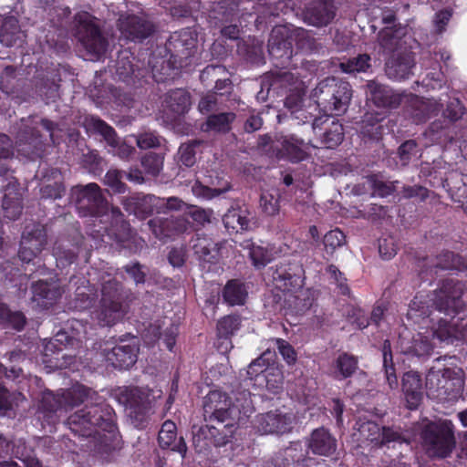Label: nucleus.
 Returning a JSON list of instances; mask_svg holds the SVG:
<instances>
[{"label":"nucleus","mask_w":467,"mask_h":467,"mask_svg":"<svg viewBox=\"0 0 467 467\" xmlns=\"http://www.w3.org/2000/svg\"><path fill=\"white\" fill-rule=\"evenodd\" d=\"M80 404H85L84 408L67 419V424L74 433L89 437L98 433L99 430L109 433L115 431L114 410L97 391L84 385H75L57 394L45 392L40 408L48 412H67Z\"/></svg>","instance_id":"f257e3e1"},{"label":"nucleus","mask_w":467,"mask_h":467,"mask_svg":"<svg viewBox=\"0 0 467 467\" xmlns=\"http://www.w3.org/2000/svg\"><path fill=\"white\" fill-rule=\"evenodd\" d=\"M463 285L454 279H445L441 286L434 290L429 300L415 296L408 309V318L418 321L430 317L434 310L447 316L460 313L463 308L462 296Z\"/></svg>","instance_id":"f03ea898"},{"label":"nucleus","mask_w":467,"mask_h":467,"mask_svg":"<svg viewBox=\"0 0 467 467\" xmlns=\"http://www.w3.org/2000/svg\"><path fill=\"white\" fill-rule=\"evenodd\" d=\"M464 378L462 368H436L433 366L426 376L427 395L440 402H454L462 395Z\"/></svg>","instance_id":"7ed1b4c3"},{"label":"nucleus","mask_w":467,"mask_h":467,"mask_svg":"<svg viewBox=\"0 0 467 467\" xmlns=\"http://www.w3.org/2000/svg\"><path fill=\"white\" fill-rule=\"evenodd\" d=\"M425 454L433 460L451 457L455 447L454 425L449 420H439L425 424L420 434Z\"/></svg>","instance_id":"20e7f679"},{"label":"nucleus","mask_w":467,"mask_h":467,"mask_svg":"<svg viewBox=\"0 0 467 467\" xmlns=\"http://www.w3.org/2000/svg\"><path fill=\"white\" fill-rule=\"evenodd\" d=\"M349 83L327 78L320 81L312 91V98L317 106L326 115H340L344 113L351 99Z\"/></svg>","instance_id":"39448f33"},{"label":"nucleus","mask_w":467,"mask_h":467,"mask_svg":"<svg viewBox=\"0 0 467 467\" xmlns=\"http://www.w3.org/2000/svg\"><path fill=\"white\" fill-rule=\"evenodd\" d=\"M120 289L121 285L115 279H109L102 285L101 299L97 310V319L102 326L115 325L128 312Z\"/></svg>","instance_id":"423d86ee"},{"label":"nucleus","mask_w":467,"mask_h":467,"mask_svg":"<svg viewBox=\"0 0 467 467\" xmlns=\"http://www.w3.org/2000/svg\"><path fill=\"white\" fill-rule=\"evenodd\" d=\"M119 404L123 405L130 423L137 429H145L152 414L149 395L139 388H125L117 395Z\"/></svg>","instance_id":"0eeeda50"},{"label":"nucleus","mask_w":467,"mask_h":467,"mask_svg":"<svg viewBox=\"0 0 467 467\" xmlns=\"http://www.w3.org/2000/svg\"><path fill=\"white\" fill-rule=\"evenodd\" d=\"M75 36L88 53L99 58L108 47V40L102 35L96 17L88 12H79L74 17Z\"/></svg>","instance_id":"6e6552de"},{"label":"nucleus","mask_w":467,"mask_h":467,"mask_svg":"<svg viewBox=\"0 0 467 467\" xmlns=\"http://www.w3.org/2000/svg\"><path fill=\"white\" fill-rule=\"evenodd\" d=\"M57 128L56 123L47 119H42L34 127L26 126L17 134V150L30 159L42 157L45 151L46 140L40 134V130L47 131L49 140L55 143L54 131Z\"/></svg>","instance_id":"1a4fd4ad"},{"label":"nucleus","mask_w":467,"mask_h":467,"mask_svg":"<svg viewBox=\"0 0 467 467\" xmlns=\"http://www.w3.org/2000/svg\"><path fill=\"white\" fill-rule=\"evenodd\" d=\"M70 197L81 216H100L109 209V203L97 183L77 185L71 189Z\"/></svg>","instance_id":"9d476101"},{"label":"nucleus","mask_w":467,"mask_h":467,"mask_svg":"<svg viewBox=\"0 0 467 467\" xmlns=\"http://www.w3.org/2000/svg\"><path fill=\"white\" fill-rule=\"evenodd\" d=\"M48 243L47 231L39 223L26 224L22 232L18 257L24 263H30L46 248Z\"/></svg>","instance_id":"9b49d317"},{"label":"nucleus","mask_w":467,"mask_h":467,"mask_svg":"<svg viewBox=\"0 0 467 467\" xmlns=\"http://www.w3.org/2000/svg\"><path fill=\"white\" fill-rule=\"evenodd\" d=\"M111 345L106 342L101 348V354L112 367L127 369L136 363L139 353V343L136 337L119 338L118 343Z\"/></svg>","instance_id":"f8f14e48"},{"label":"nucleus","mask_w":467,"mask_h":467,"mask_svg":"<svg viewBox=\"0 0 467 467\" xmlns=\"http://www.w3.org/2000/svg\"><path fill=\"white\" fill-rule=\"evenodd\" d=\"M268 53L276 67H285L289 65L293 57V38L289 26H276L272 29Z\"/></svg>","instance_id":"ddd939ff"},{"label":"nucleus","mask_w":467,"mask_h":467,"mask_svg":"<svg viewBox=\"0 0 467 467\" xmlns=\"http://www.w3.org/2000/svg\"><path fill=\"white\" fill-rule=\"evenodd\" d=\"M312 130L315 135L314 142L327 149L338 146L344 139L342 124L331 116L316 117L312 123Z\"/></svg>","instance_id":"4468645a"},{"label":"nucleus","mask_w":467,"mask_h":467,"mask_svg":"<svg viewBox=\"0 0 467 467\" xmlns=\"http://www.w3.org/2000/svg\"><path fill=\"white\" fill-rule=\"evenodd\" d=\"M296 416L281 409L261 413L255 418V427L263 434H285L292 431Z\"/></svg>","instance_id":"2eb2a0df"},{"label":"nucleus","mask_w":467,"mask_h":467,"mask_svg":"<svg viewBox=\"0 0 467 467\" xmlns=\"http://www.w3.org/2000/svg\"><path fill=\"white\" fill-rule=\"evenodd\" d=\"M217 425H213V422L201 426L195 432H193L194 443L204 441L203 447L213 444L216 447L225 445L230 441L236 430V425L234 421L227 420L223 421L220 420H214Z\"/></svg>","instance_id":"dca6fc26"},{"label":"nucleus","mask_w":467,"mask_h":467,"mask_svg":"<svg viewBox=\"0 0 467 467\" xmlns=\"http://www.w3.org/2000/svg\"><path fill=\"white\" fill-rule=\"evenodd\" d=\"M419 267L420 268V275L421 278L429 280V276L432 279L433 275H438L440 271L465 270L467 269V262L461 255L445 251L435 257L423 258Z\"/></svg>","instance_id":"f3484780"},{"label":"nucleus","mask_w":467,"mask_h":467,"mask_svg":"<svg viewBox=\"0 0 467 467\" xmlns=\"http://www.w3.org/2000/svg\"><path fill=\"white\" fill-rule=\"evenodd\" d=\"M367 97L376 107L394 109L405 102L407 93L394 90L388 85L376 80L368 81Z\"/></svg>","instance_id":"a211bd4d"},{"label":"nucleus","mask_w":467,"mask_h":467,"mask_svg":"<svg viewBox=\"0 0 467 467\" xmlns=\"http://www.w3.org/2000/svg\"><path fill=\"white\" fill-rule=\"evenodd\" d=\"M304 269L298 262H280L273 272V280L277 288L296 291L304 284Z\"/></svg>","instance_id":"6ab92c4d"},{"label":"nucleus","mask_w":467,"mask_h":467,"mask_svg":"<svg viewBox=\"0 0 467 467\" xmlns=\"http://www.w3.org/2000/svg\"><path fill=\"white\" fill-rule=\"evenodd\" d=\"M337 6L333 0H315L308 3L302 11V19L308 26L323 27L335 18Z\"/></svg>","instance_id":"aec40b11"},{"label":"nucleus","mask_w":467,"mask_h":467,"mask_svg":"<svg viewBox=\"0 0 467 467\" xmlns=\"http://www.w3.org/2000/svg\"><path fill=\"white\" fill-rule=\"evenodd\" d=\"M406 34L407 27L401 24L384 26L377 36L379 53L389 57L409 49L404 39Z\"/></svg>","instance_id":"412c9836"},{"label":"nucleus","mask_w":467,"mask_h":467,"mask_svg":"<svg viewBox=\"0 0 467 467\" xmlns=\"http://www.w3.org/2000/svg\"><path fill=\"white\" fill-rule=\"evenodd\" d=\"M204 419L208 422L215 420L226 421L230 420L231 400L226 393L221 390H212L202 401Z\"/></svg>","instance_id":"4be33fe9"},{"label":"nucleus","mask_w":467,"mask_h":467,"mask_svg":"<svg viewBox=\"0 0 467 467\" xmlns=\"http://www.w3.org/2000/svg\"><path fill=\"white\" fill-rule=\"evenodd\" d=\"M415 66L413 53L404 50L389 56L385 62V72L389 78L393 80H403L412 75V68Z\"/></svg>","instance_id":"5701e85b"},{"label":"nucleus","mask_w":467,"mask_h":467,"mask_svg":"<svg viewBox=\"0 0 467 467\" xmlns=\"http://www.w3.org/2000/svg\"><path fill=\"white\" fill-rule=\"evenodd\" d=\"M432 334L440 342L447 345L467 341V320L461 318L457 321H448L440 318Z\"/></svg>","instance_id":"b1692460"},{"label":"nucleus","mask_w":467,"mask_h":467,"mask_svg":"<svg viewBox=\"0 0 467 467\" xmlns=\"http://www.w3.org/2000/svg\"><path fill=\"white\" fill-rule=\"evenodd\" d=\"M147 226L154 236L160 240L171 238L182 234L187 229V223L183 218L168 216L154 217L147 222Z\"/></svg>","instance_id":"393cba45"},{"label":"nucleus","mask_w":467,"mask_h":467,"mask_svg":"<svg viewBox=\"0 0 467 467\" xmlns=\"http://www.w3.org/2000/svg\"><path fill=\"white\" fill-rule=\"evenodd\" d=\"M119 29L126 39L140 42L153 33L154 26L145 16H130L120 22Z\"/></svg>","instance_id":"a878e982"},{"label":"nucleus","mask_w":467,"mask_h":467,"mask_svg":"<svg viewBox=\"0 0 467 467\" xmlns=\"http://www.w3.org/2000/svg\"><path fill=\"white\" fill-rule=\"evenodd\" d=\"M191 107L190 94L182 88L169 91L164 99L163 112L167 121L172 122L178 117L184 115Z\"/></svg>","instance_id":"bb28decb"},{"label":"nucleus","mask_w":467,"mask_h":467,"mask_svg":"<svg viewBox=\"0 0 467 467\" xmlns=\"http://www.w3.org/2000/svg\"><path fill=\"white\" fill-rule=\"evenodd\" d=\"M22 189L17 182L10 180L5 186L2 201L3 214L9 220H16L22 213Z\"/></svg>","instance_id":"cd10ccee"},{"label":"nucleus","mask_w":467,"mask_h":467,"mask_svg":"<svg viewBox=\"0 0 467 467\" xmlns=\"http://www.w3.org/2000/svg\"><path fill=\"white\" fill-rule=\"evenodd\" d=\"M410 114L416 122H424L431 116L438 114L441 105L435 99H423L413 94H408L405 99Z\"/></svg>","instance_id":"c85d7f7f"},{"label":"nucleus","mask_w":467,"mask_h":467,"mask_svg":"<svg viewBox=\"0 0 467 467\" xmlns=\"http://www.w3.org/2000/svg\"><path fill=\"white\" fill-rule=\"evenodd\" d=\"M196 39L192 33L189 30H183L174 33L169 40V50L173 52L175 60L178 59L179 67H183L187 63L183 59H187L192 55V49L195 48Z\"/></svg>","instance_id":"c756f323"},{"label":"nucleus","mask_w":467,"mask_h":467,"mask_svg":"<svg viewBox=\"0 0 467 467\" xmlns=\"http://www.w3.org/2000/svg\"><path fill=\"white\" fill-rule=\"evenodd\" d=\"M278 143L281 146V155L292 162H299L306 159V153L304 150L306 144H310L315 148L318 147L313 140H309L306 143L303 139H298L295 135L281 136L278 139Z\"/></svg>","instance_id":"7c9ffc66"},{"label":"nucleus","mask_w":467,"mask_h":467,"mask_svg":"<svg viewBox=\"0 0 467 467\" xmlns=\"http://www.w3.org/2000/svg\"><path fill=\"white\" fill-rule=\"evenodd\" d=\"M31 289L32 300L42 307L53 305L61 296L63 292L60 285L55 281L47 282L39 280L32 285Z\"/></svg>","instance_id":"2f4dec72"},{"label":"nucleus","mask_w":467,"mask_h":467,"mask_svg":"<svg viewBox=\"0 0 467 467\" xmlns=\"http://www.w3.org/2000/svg\"><path fill=\"white\" fill-rule=\"evenodd\" d=\"M402 390L409 409L416 410L423 398L421 379L418 372L408 371L404 373Z\"/></svg>","instance_id":"473e14b6"},{"label":"nucleus","mask_w":467,"mask_h":467,"mask_svg":"<svg viewBox=\"0 0 467 467\" xmlns=\"http://www.w3.org/2000/svg\"><path fill=\"white\" fill-rule=\"evenodd\" d=\"M69 286L75 287L73 304L78 310H84L92 306L95 300L96 290L85 277H72Z\"/></svg>","instance_id":"72a5a7b5"},{"label":"nucleus","mask_w":467,"mask_h":467,"mask_svg":"<svg viewBox=\"0 0 467 467\" xmlns=\"http://www.w3.org/2000/svg\"><path fill=\"white\" fill-rule=\"evenodd\" d=\"M308 448L315 454L329 456L336 451L337 441L327 429L317 428L310 435Z\"/></svg>","instance_id":"f704fd0d"},{"label":"nucleus","mask_w":467,"mask_h":467,"mask_svg":"<svg viewBox=\"0 0 467 467\" xmlns=\"http://www.w3.org/2000/svg\"><path fill=\"white\" fill-rule=\"evenodd\" d=\"M158 441L162 449H170L181 454L184 458L187 452V446L182 437L178 440L176 438V425L171 421L166 420L158 435Z\"/></svg>","instance_id":"c9c22d12"},{"label":"nucleus","mask_w":467,"mask_h":467,"mask_svg":"<svg viewBox=\"0 0 467 467\" xmlns=\"http://www.w3.org/2000/svg\"><path fill=\"white\" fill-rule=\"evenodd\" d=\"M253 216L245 208H232L223 217L224 227L230 233H241L250 229Z\"/></svg>","instance_id":"e433bc0d"},{"label":"nucleus","mask_w":467,"mask_h":467,"mask_svg":"<svg viewBox=\"0 0 467 467\" xmlns=\"http://www.w3.org/2000/svg\"><path fill=\"white\" fill-rule=\"evenodd\" d=\"M195 255L204 262L212 263L218 258L219 243L204 234H197L192 239Z\"/></svg>","instance_id":"4c0bfd02"},{"label":"nucleus","mask_w":467,"mask_h":467,"mask_svg":"<svg viewBox=\"0 0 467 467\" xmlns=\"http://www.w3.org/2000/svg\"><path fill=\"white\" fill-rule=\"evenodd\" d=\"M254 410L251 393L249 391H242L235 397L234 402H231V410L228 412L230 421H234L236 426L239 423H244Z\"/></svg>","instance_id":"58836bf2"},{"label":"nucleus","mask_w":467,"mask_h":467,"mask_svg":"<svg viewBox=\"0 0 467 467\" xmlns=\"http://www.w3.org/2000/svg\"><path fill=\"white\" fill-rule=\"evenodd\" d=\"M385 118L386 115L382 112H367L361 120L360 132L363 137L373 140H379L384 131L382 121L385 119Z\"/></svg>","instance_id":"ea45409f"},{"label":"nucleus","mask_w":467,"mask_h":467,"mask_svg":"<svg viewBox=\"0 0 467 467\" xmlns=\"http://www.w3.org/2000/svg\"><path fill=\"white\" fill-rule=\"evenodd\" d=\"M85 127L88 132L99 135L109 147L119 138L113 127L95 116L86 118Z\"/></svg>","instance_id":"a19ab883"},{"label":"nucleus","mask_w":467,"mask_h":467,"mask_svg":"<svg viewBox=\"0 0 467 467\" xmlns=\"http://www.w3.org/2000/svg\"><path fill=\"white\" fill-rule=\"evenodd\" d=\"M236 115L234 112H219L210 114L203 124L204 131L216 133H228L232 130Z\"/></svg>","instance_id":"79ce46f5"},{"label":"nucleus","mask_w":467,"mask_h":467,"mask_svg":"<svg viewBox=\"0 0 467 467\" xmlns=\"http://www.w3.org/2000/svg\"><path fill=\"white\" fill-rule=\"evenodd\" d=\"M156 197L153 195H140L133 194L130 196L123 197L121 204L124 209L130 213H143L150 214L152 213V204L156 201Z\"/></svg>","instance_id":"37998d69"},{"label":"nucleus","mask_w":467,"mask_h":467,"mask_svg":"<svg viewBox=\"0 0 467 467\" xmlns=\"http://www.w3.org/2000/svg\"><path fill=\"white\" fill-rule=\"evenodd\" d=\"M425 136L433 143H446L453 140L452 124L446 119L433 121L425 131Z\"/></svg>","instance_id":"c03bdc74"},{"label":"nucleus","mask_w":467,"mask_h":467,"mask_svg":"<svg viewBox=\"0 0 467 467\" xmlns=\"http://www.w3.org/2000/svg\"><path fill=\"white\" fill-rule=\"evenodd\" d=\"M50 175H43V182L40 189L42 198L57 199L65 191L60 182L61 173L57 169H50Z\"/></svg>","instance_id":"a18cd8bd"},{"label":"nucleus","mask_w":467,"mask_h":467,"mask_svg":"<svg viewBox=\"0 0 467 467\" xmlns=\"http://www.w3.org/2000/svg\"><path fill=\"white\" fill-rule=\"evenodd\" d=\"M409 444L410 438L406 431L398 426H382L379 443L378 448L395 447L396 444Z\"/></svg>","instance_id":"49530a36"},{"label":"nucleus","mask_w":467,"mask_h":467,"mask_svg":"<svg viewBox=\"0 0 467 467\" xmlns=\"http://www.w3.org/2000/svg\"><path fill=\"white\" fill-rule=\"evenodd\" d=\"M78 251L77 245H70L68 242L64 240L57 241L53 248L57 267L65 268L70 265L76 260Z\"/></svg>","instance_id":"de8ad7c7"},{"label":"nucleus","mask_w":467,"mask_h":467,"mask_svg":"<svg viewBox=\"0 0 467 467\" xmlns=\"http://www.w3.org/2000/svg\"><path fill=\"white\" fill-rule=\"evenodd\" d=\"M291 37L298 49L306 53L318 52L322 46L317 43L309 32L302 27H290Z\"/></svg>","instance_id":"09e8293b"},{"label":"nucleus","mask_w":467,"mask_h":467,"mask_svg":"<svg viewBox=\"0 0 467 467\" xmlns=\"http://www.w3.org/2000/svg\"><path fill=\"white\" fill-rule=\"evenodd\" d=\"M247 290L239 280H230L223 290V300L230 306L244 305L247 297Z\"/></svg>","instance_id":"8fccbe9b"},{"label":"nucleus","mask_w":467,"mask_h":467,"mask_svg":"<svg viewBox=\"0 0 467 467\" xmlns=\"http://www.w3.org/2000/svg\"><path fill=\"white\" fill-rule=\"evenodd\" d=\"M356 430L358 439L369 441L374 446L379 447L382 426L373 420H359L356 423Z\"/></svg>","instance_id":"3c124183"},{"label":"nucleus","mask_w":467,"mask_h":467,"mask_svg":"<svg viewBox=\"0 0 467 467\" xmlns=\"http://www.w3.org/2000/svg\"><path fill=\"white\" fill-rule=\"evenodd\" d=\"M134 58L127 51L119 54L115 66L117 78L126 83H131L135 75L132 60Z\"/></svg>","instance_id":"603ef678"},{"label":"nucleus","mask_w":467,"mask_h":467,"mask_svg":"<svg viewBox=\"0 0 467 467\" xmlns=\"http://www.w3.org/2000/svg\"><path fill=\"white\" fill-rule=\"evenodd\" d=\"M275 353L266 349L260 357L253 360L247 368V377L250 379L256 378L261 373L267 374L271 370H275V368H269L270 364L274 362Z\"/></svg>","instance_id":"864d4df0"},{"label":"nucleus","mask_w":467,"mask_h":467,"mask_svg":"<svg viewBox=\"0 0 467 467\" xmlns=\"http://www.w3.org/2000/svg\"><path fill=\"white\" fill-rule=\"evenodd\" d=\"M367 182L372 190V195L378 197H387L397 191L400 184L399 181H384L379 175H371L367 177Z\"/></svg>","instance_id":"5fc2aeb1"},{"label":"nucleus","mask_w":467,"mask_h":467,"mask_svg":"<svg viewBox=\"0 0 467 467\" xmlns=\"http://www.w3.org/2000/svg\"><path fill=\"white\" fill-rule=\"evenodd\" d=\"M383 368L385 370L386 379L390 389L398 386V379L395 373V368L392 360L390 342L385 340L382 346Z\"/></svg>","instance_id":"6e6d98bb"},{"label":"nucleus","mask_w":467,"mask_h":467,"mask_svg":"<svg viewBox=\"0 0 467 467\" xmlns=\"http://www.w3.org/2000/svg\"><path fill=\"white\" fill-rule=\"evenodd\" d=\"M371 67V57L368 54H359L340 64L346 73L366 72Z\"/></svg>","instance_id":"4d7b16f0"},{"label":"nucleus","mask_w":467,"mask_h":467,"mask_svg":"<svg viewBox=\"0 0 467 467\" xmlns=\"http://www.w3.org/2000/svg\"><path fill=\"white\" fill-rule=\"evenodd\" d=\"M163 161L164 157L162 154L148 152L141 157L140 164L147 174L156 177L162 170Z\"/></svg>","instance_id":"13d9d810"},{"label":"nucleus","mask_w":467,"mask_h":467,"mask_svg":"<svg viewBox=\"0 0 467 467\" xmlns=\"http://www.w3.org/2000/svg\"><path fill=\"white\" fill-rule=\"evenodd\" d=\"M241 327V317L229 315L221 318L217 323L218 337H232Z\"/></svg>","instance_id":"bf43d9fd"},{"label":"nucleus","mask_w":467,"mask_h":467,"mask_svg":"<svg viewBox=\"0 0 467 467\" xmlns=\"http://www.w3.org/2000/svg\"><path fill=\"white\" fill-rule=\"evenodd\" d=\"M420 149L414 140L404 141L399 148L397 155L402 166H407L413 158L420 156Z\"/></svg>","instance_id":"052dcab7"},{"label":"nucleus","mask_w":467,"mask_h":467,"mask_svg":"<svg viewBox=\"0 0 467 467\" xmlns=\"http://www.w3.org/2000/svg\"><path fill=\"white\" fill-rule=\"evenodd\" d=\"M239 51L244 53L252 63L258 64L263 61V45L258 40L253 39L244 42L239 46Z\"/></svg>","instance_id":"680f3d73"},{"label":"nucleus","mask_w":467,"mask_h":467,"mask_svg":"<svg viewBox=\"0 0 467 467\" xmlns=\"http://www.w3.org/2000/svg\"><path fill=\"white\" fill-rule=\"evenodd\" d=\"M201 145L197 140L182 143L179 148L181 162L186 167H192L196 162V149Z\"/></svg>","instance_id":"e2e57ef3"},{"label":"nucleus","mask_w":467,"mask_h":467,"mask_svg":"<svg viewBox=\"0 0 467 467\" xmlns=\"http://www.w3.org/2000/svg\"><path fill=\"white\" fill-rule=\"evenodd\" d=\"M432 348V344L427 337L418 334L417 337L412 338L411 345L408 347L405 352L417 357H423L430 355Z\"/></svg>","instance_id":"0e129e2a"},{"label":"nucleus","mask_w":467,"mask_h":467,"mask_svg":"<svg viewBox=\"0 0 467 467\" xmlns=\"http://www.w3.org/2000/svg\"><path fill=\"white\" fill-rule=\"evenodd\" d=\"M336 368L342 378H348L358 368V360L354 356L343 353L337 358Z\"/></svg>","instance_id":"69168bd1"},{"label":"nucleus","mask_w":467,"mask_h":467,"mask_svg":"<svg viewBox=\"0 0 467 467\" xmlns=\"http://www.w3.org/2000/svg\"><path fill=\"white\" fill-rule=\"evenodd\" d=\"M17 32V20L13 17L5 19L0 33V41L7 47L13 46L16 40L15 34Z\"/></svg>","instance_id":"338daca9"},{"label":"nucleus","mask_w":467,"mask_h":467,"mask_svg":"<svg viewBox=\"0 0 467 467\" xmlns=\"http://www.w3.org/2000/svg\"><path fill=\"white\" fill-rule=\"evenodd\" d=\"M465 113V108L458 99H451L442 112V117L452 124L459 120Z\"/></svg>","instance_id":"774afa93"}]
</instances>
